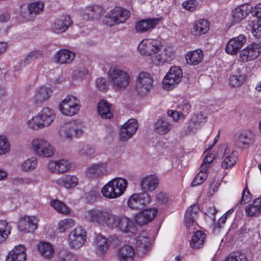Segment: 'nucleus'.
<instances>
[{
  "mask_svg": "<svg viewBox=\"0 0 261 261\" xmlns=\"http://www.w3.org/2000/svg\"><path fill=\"white\" fill-rule=\"evenodd\" d=\"M246 80L245 75H232L230 77V85L234 87H240Z\"/></svg>",
  "mask_w": 261,
  "mask_h": 261,
  "instance_id": "52",
  "label": "nucleus"
},
{
  "mask_svg": "<svg viewBox=\"0 0 261 261\" xmlns=\"http://www.w3.org/2000/svg\"><path fill=\"white\" fill-rule=\"evenodd\" d=\"M251 14L255 17L254 19H261V3L257 4L253 9Z\"/></svg>",
  "mask_w": 261,
  "mask_h": 261,
  "instance_id": "64",
  "label": "nucleus"
},
{
  "mask_svg": "<svg viewBox=\"0 0 261 261\" xmlns=\"http://www.w3.org/2000/svg\"><path fill=\"white\" fill-rule=\"evenodd\" d=\"M37 249L43 257L47 259H51L54 257L55 251L50 243L41 242L38 245Z\"/></svg>",
  "mask_w": 261,
  "mask_h": 261,
  "instance_id": "31",
  "label": "nucleus"
},
{
  "mask_svg": "<svg viewBox=\"0 0 261 261\" xmlns=\"http://www.w3.org/2000/svg\"><path fill=\"white\" fill-rule=\"evenodd\" d=\"M207 177V173L198 172L193 179L192 183V187H196L203 184Z\"/></svg>",
  "mask_w": 261,
  "mask_h": 261,
  "instance_id": "53",
  "label": "nucleus"
},
{
  "mask_svg": "<svg viewBox=\"0 0 261 261\" xmlns=\"http://www.w3.org/2000/svg\"><path fill=\"white\" fill-rule=\"evenodd\" d=\"M238 142L243 145L249 146L254 142V139L250 132H243L239 134L238 137Z\"/></svg>",
  "mask_w": 261,
  "mask_h": 261,
  "instance_id": "41",
  "label": "nucleus"
},
{
  "mask_svg": "<svg viewBox=\"0 0 261 261\" xmlns=\"http://www.w3.org/2000/svg\"><path fill=\"white\" fill-rule=\"evenodd\" d=\"M58 261H76V256L68 250L61 249L57 254Z\"/></svg>",
  "mask_w": 261,
  "mask_h": 261,
  "instance_id": "43",
  "label": "nucleus"
},
{
  "mask_svg": "<svg viewBox=\"0 0 261 261\" xmlns=\"http://www.w3.org/2000/svg\"><path fill=\"white\" fill-rule=\"evenodd\" d=\"M159 18H148L138 21L135 25V29L137 33H144L152 30L159 22Z\"/></svg>",
  "mask_w": 261,
  "mask_h": 261,
  "instance_id": "25",
  "label": "nucleus"
},
{
  "mask_svg": "<svg viewBox=\"0 0 261 261\" xmlns=\"http://www.w3.org/2000/svg\"><path fill=\"white\" fill-rule=\"evenodd\" d=\"M209 28L210 23L207 20L205 19H200L194 23L192 33L195 36H200L205 34Z\"/></svg>",
  "mask_w": 261,
  "mask_h": 261,
  "instance_id": "33",
  "label": "nucleus"
},
{
  "mask_svg": "<svg viewBox=\"0 0 261 261\" xmlns=\"http://www.w3.org/2000/svg\"><path fill=\"white\" fill-rule=\"evenodd\" d=\"M77 152L80 156L87 157L92 155L95 152V149L90 145H83L78 147Z\"/></svg>",
  "mask_w": 261,
  "mask_h": 261,
  "instance_id": "48",
  "label": "nucleus"
},
{
  "mask_svg": "<svg viewBox=\"0 0 261 261\" xmlns=\"http://www.w3.org/2000/svg\"><path fill=\"white\" fill-rule=\"evenodd\" d=\"M127 185V181L126 179L116 177L105 185L101 188V192L103 196L107 198H117L124 194Z\"/></svg>",
  "mask_w": 261,
  "mask_h": 261,
  "instance_id": "1",
  "label": "nucleus"
},
{
  "mask_svg": "<svg viewBox=\"0 0 261 261\" xmlns=\"http://www.w3.org/2000/svg\"><path fill=\"white\" fill-rule=\"evenodd\" d=\"M50 205L59 213L67 215L70 213V209L62 201L56 199L50 201Z\"/></svg>",
  "mask_w": 261,
  "mask_h": 261,
  "instance_id": "44",
  "label": "nucleus"
},
{
  "mask_svg": "<svg viewBox=\"0 0 261 261\" xmlns=\"http://www.w3.org/2000/svg\"><path fill=\"white\" fill-rule=\"evenodd\" d=\"M249 11L248 6L246 5H242L235 8L231 12L233 22L238 23L242 21L248 15Z\"/></svg>",
  "mask_w": 261,
  "mask_h": 261,
  "instance_id": "32",
  "label": "nucleus"
},
{
  "mask_svg": "<svg viewBox=\"0 0 261 261\" xmlns=\"http://www.w3.org/2000/svg\"><path fill=\"white\" fill-rule=\"evenodd\" d=\"M32 225L33 219L31 217L27 215L20 217L18 224V228L20 231L24 233L30 232Z\"/></svg>",
  "mask_w": 261,
  "mask_h": 261,
  "instance_id": "38",
  "label": "nucleus"
},
{
  "mask_svg": "<svg viewBox=\"0 0 261 261\" xmlns=\"http://www.w3.org/2000/svg\"><path fill=\"white\" fill-rule=\"evenodd\" d=\"M79 179L74 175H65L57 180V184L67 189L75 187L78 184Z\"/></svg>",
  "mask_w": 261,
  "mask_h": 261,
  "instance_id": "34",
  "label": "nucleus"
},
{
  "mask_svg": "<svg viewBox=\"0 0 261 261\" xmlns=\"http://www.w3.org/2000/svg\"><path fill=\"white\" fill-rule=\"evenodd\" d=\"M247 38L244 35L241 34L229 40L226 47V52L229 55H236L246 44Z\"/></svg>",
  "mask_w": 261,
  "mask_h": 261,
  "instance_id": "17",
  "label": "nucleus"
},
{
  "mask_svg": "<svg viewBox=\"0 0 261 261\" xmlns=\"http://www.w3.org/2000/svg\"><path fill=\"white\" fill-rule=\"evenodd\" d=\"M253 36L257 39H261V19L249 21L248 23Z\"/></svg>",
  "mask_w": 261,
  "mask_h": 261,
  "instance_id": "40",
  "label": "nucleus"
},
{
  "mask_svg": "<svg viewBox=\"0 0 261 261\" xmlns=\"http://www.w3.org/2000/svg\"><path fill=\"white\" fill-rule=\"evenodd\" d=\"M34 150L39 156L48 158L54 153L55 149L43 139H34Z\"/></svg>",
  "mask_w": 261,
  "mask_h": 261,
  "instance_id": "11",
  "label": "nucleus"
},
{
  "mask_svg": "<svg viewBox=\"0 0 261 261\" xmlns=\"http://www.w3.org/2000/svg\"><path fill=\"white\" fill-rule=\"evenodd\" d=\"M72 23L69 15H63L55 20L51 25V30L55 33L61 34L66 32Z\"/></svg>",
  "mask_w": 261,
  "mask_h": 261,
  "instance_id": "16",
  "label": "nucleus"
},
{
  "mask_svg": "<svg viewBox=\"0 0 261 261\" xmlns=\"http://www.w3.org/2000/svg\"><path fill=\"white\" fill-rule=\"evenodd\" d=\"M137 194H133L127 200V205L132 209L141 210L142 206L139 199Z\"/></svg>",
  "mask_w": 261,
  "mask_h": 261,
  "instance_id": "49",
  "label": "nucleus"
},
{
  "mask_svg": "<svg viewBox=\"0 0 261 261\" xmlns=\"http://www.w3.org/2000/svg\"><path fill=\"white\" fill-rule=\"evenodd\" d=\"M11 233V227L6 221H0V243L5 240Z\"/></svg>",
  "mask_w": 261,
  "mask_h": 261,
  "instance_id": "46",
  "label": "nucleus"
},
{
  "mask_svg": "<svg viewBox=\"0 0 261 261\" xmlns=\"http://www.w3.org/2000/svg\"><path fill=\"white\" fill-rule=\"evenodd\" d=\"M113 88L116 91L126 88L129 84L130 78L127 73L120 69L114 68L110 72Z\"/></svg>",
  "mask_w": 261,
  "mask_h": 261,
  "instance_id": "4",
  "label": "nucleus"
},
{
  "mask_svg": "<svg viewBox=\"0 0 261 261\" xmlns=\"http://www.w3.org/2000/svg\"><path fill=\"white\" fill-rule=\"evenodd\" d=\"M153 78L151 74L145 72H141L137 79V88L139 92L146 93L153 86Z\"/></svg>",
  "mask_w": 261,
  "mask_h": 261,
  "instance_id": "14",
  "label": "nucleus"
},
{
  "mask_svg": "<svg viewBox=\"0 0 261 261\" xmlns=\"http://www.w3.org/2000/svg\"><path fill=\"white\" fill-rule=\"evenodd\" d=\"M116 215L107 211L98 209H92L84 213V217L90 222H96L97 224L112 228L114 224Z\"/></svg>",
  "mask_w": 261,
  "mask_h": 261,
  "instance_id": "2",
  "label": "nucleus"
},
{
  "mask_svg": "<svg viewBox=\"0 0 261 261\" xmlns=\"http://www.w3.org/2000/svg\"><path fill=\"white\" fill-rule=\"evenodd\" d=\"M137 195L139 196L138 198L140 200L139 202H140L142 204V209L145 205L149 204L151 202V197L147 193L144 192L142 193L137 194Z\"/></svg>",
  "mask_w": 261,
  "mask_h": 261,
  "instance_id": "56",
  "label": "nucleus"
},
{
  "mask_svg": "<svg viewBox=\"0 0 261 261\" xmlns=\"http://www.w3.org/2000/svg\"><path fill=\"white\" fill-rule=\"evenodd\" d=\"M87 240V232L82 226H77L69 234L68 245L71 249H78L84 246Z\"/></svg>",
  "mask_w": 261,
  "mask_h": 261,
  "instance_id": "5",
  "label": "nucleus"
},
{
  "mask_svg": "<svg viewBox=\"0 0 261 261\" xmlns=\"http://www.w3.org/2000/svg\"><path fill=\"white\" fill-rule=\"evenodd\" d=\"M197 3L195 0H188L182 3V6L186 10L193 12L196 9Z\"/></svg>",
  "mask_w": 261,
  "mask_h": 261,
  "instance_id": "61",
  "label": "nucleus"
},
{
  "mask_svg": "<svg viewBox=\"0 0 261 261\" xmlns=\"http://www.w3.org/2000/svg\"><path fill=\"white\" fill-rule=\"evenodd\" d=\"M10 149V145L7 138L0 136V155L6 154Z\"/></svg>",
  "mask_w": 261,
  "mask_h": 261,
  "instance_id": "51",
  "label": "nucleus"
},
{
  "mask_svg": "<svg viewBox=\"0 0 261 261\" xmlns=\"http://www.w3.org/2000/svg\"><path fill=\"white\" fill-rule=\"evenodd\" d=\"M133 135L134 134L122 126L120 132V139L123 142L126 141Z\"/></svg>",
  "mask_w": 261,
  "mask_h": 261,
  "instance_id": "59",
  "label": "nucleus"
},
{
  "mask_svg": "<svg viewBox=\"0 0 261 261\" xmlns=\"http://www.w3.org/2000/svg\"><path fill=\"white\" fill-rule=\"evenodd\" d=\"M111 104L106 100H100L97 104V111L99 115L104 119H111L113 114L111 111Z\"/></svg>",
  "mask_w": 261,
  "mask_h": 261,
  "instance_id": "35",
  "label": "nucleus"
},
{
  "mask_svg": "<svg viewBox=\"0 0 261 261\" xmlns=\"http://www.w3.org/2000/svg\"><path fill=\"white\" fill-rule=\"evenodd\" d=\"M55 115L53 111L48 108H43L40 113L35 117V125L37 128L48 126L54 121Z\"/></svg>",
  "mask_w": 261,
  "mask_h": 261,
  "instance_id": "12",
  "label": "nucleus"
},
{
  "mask_svg": "<svg viewBox=\"0 0 261 261\" xmlns=\"http://www.w3.org/2000/svg\"><path fill=\"white\" fill-rule=\"evenodd\" d=\"M27 258L25 247L16 246L8 253L6 261H25Z\"/></svg>",
  "mask_w": 261,
  "mask_h": 261,
  "instance_id": "23",
  "label": "nucleus"
},
{
  "mask_svg": "<svg viewBox=\"0 0 261 261\" xmlns=\"http://www.w3.org/2000/svg\"><path fill=\"white\" fill-rule=\"evenodd\" d=\"M123 126L134 134L138 128V123L136 119H130Z\"/></svg>",
  "mask_w": 261,
  "mask_h": 261,
  "instance_id": "54",
  "label": "nucleus"
},
{
  "mask_svg": "<svg viewBox=\"0 0 261 261\" xmlns=\"http://www.w3.org/2000/svg\"><path fill=\"white\" fill-rule=\"evenodd\" d=\"M199 208L197 204H193L190 206L186 211L184 221L187 229L189 232L195 230V227L197 225L195 219L199 213Z\"/></svg>",
  "mask_w": 261,
  "mask_h": 261,
  "instance_id": "13",
  "label": "nucleus"
},
{
  "mask_svg": "<svg viewBox=\"0 0 261 261\" xmlns=\"http://www.w3.org/2000/svg\"><path fill=\"white\" fill-rule=\"evenodd\" d=\"M107 167V164L105 163L94 164L87 169L86 172L90 176L99 177L106 173Z\"/></svg>",
  "mask_w": 261,
  "mask_h": 261,
  "instance_id": "36",
  "label": "nucleus"
},
{
  "mask_svg": "<svg viewBox=\"0 0 261 261\" xmlns=\"http://www.w3.org/2000/svg\"><path fill=\"white\" fill-rule=\"evenodd\" d=\"M260 53L261 44L252 43L240 51V61L245 62L253 60L257 58Z\"/></svg>",
  "mask_w": 261,
  "mask_h": 261,
  "instance_id": "9",
  "label": "nucleus"
},
{
  "mask_svg": "<svg viewBox=\"0 0 261 261\" xmlns=\"http://www.w3.org/2000/svg\"><path fill=\"white\" fill-rule=\"evenodd\" d=\"M182 77L181 68L176 66L171 67L163 81L164 88L168 90L173 89L175 85L181 82Z\"/></svg>",
  "mask_w": 261,
  "mask_h": 261,
  "instance_id": "8",
  "label": "nucleus"
},
{
  "mask_svg": "<svg viewBox=\"0 0 261 261\" xmlns=\"http://www.w3.org/2000/svg\"><path fill=\"white\" fill-rule=\"evenodd\" d=\"M32 12L33 3H28L21 5L20 15L24 19V21L31 19Z\"/></svg>",
  "mask_w": 261,
  "mask_h": 261,
  "instance_id": "45",
  "label": "nucleus"
},
{
  "mask_svg": "<svg viewBox=\"0 0 261 261\" xmlns=\"http://www.w3.org/2000/svg\"><path fill=\"white\" fill-rule=\"evenodd\" d=\"M191 106L187 100H184L181 105L177 107V110H168L167 114L170 117L173 118L176 121L182 116L183 117L187 116L190 112Z\"/></svg>",
  "mask_w": 261,
  "mask_h": 261,
  "instance_id": "21",
  "label": "nucleus"
},
{
  "mask_svg": "<svg viewBox=\"0 0 261 261\" xmlns=\"http://www.w3.org/2000/svg\"><path fill=\"white\" fill-rule=\"evenodd\" d=\"M81 107L80 101L72 95H68L59 106L61 112L67 116H72L79 112Z\"/></svg>",
  "mask_w": 261,
  "mask_h": 261,
  "instance_id": "6",
  "label": "nucleus"
},
{
  "mask_svg": "<svg viewBox=\"0 0 261 261\" xmlns=\"http://www.w3.org/2000/svg\"><path fill=\"white\" fill-rule=\"evenodd\" d=\"M95 243L96 245V254L98 255H102L105 254L109 248L107 238L101 234H97L96 236Z\"/></svg>",
  "mask_w": 261,
  "mask_h": 261,
  "instance_id": "37",
  "label": "nucleus"
},
{
  "mask_svg": "<svg viewBox=\"0 0 261 261\" xmlns=\"http://www.w3.org/2000/svg\"><path fill=\"white\" fill-rule=\"evenodd\" d=\"M167 50L162 51L160 54H153L151 56L152 62L156 65H160L164 64V63L168 62V58H167Z\"/></svg>",
  "mask_w": 261,
  "mask_h": 261,
  "instance_id": "47",
  "label": "nucleus"
},
{
  "mask_svg": "<svg viewBox=\"0 0 261 261\" xmlns=\"http://www.w3.org/2000/svg\"><path fill=\"white\" fill-rule=\"evenodd\" d=\"M44 3L42 1L34 2V15L40 14L43 11Z\"/></svg>",
  "mask_w": 261,
  "mask_h": 261,
  "instance_id": "62",
  "label": "nucleus"
},
{
  "mask_svg": "<svg viewBox=\"0 0 261 261\" xmlns=\"http://www.w3.org/2000/svg\"><path fill=\"white\" fill-rule=\"evenodd\" d=\"M158 213L156 208L145 209L136 215L135 221L139 225H143L151 221Z\"/></svg>",
  "mask_w": 261,
  "mask_h": 261,
  "instance_id": "19",
  "label": "nucleus"
},
{
  "mask_svg": "<svg viewBox=\"0 0 261 261\" xmlns=\"http://www.w3.org/2000/svg\"><path fill=\"white\" fill-rule=\"evenodd\" d=\"M75 224L74 221L72 219H65L60 221L57 229L60 232H63L66 229L72 227Z\"/></svg>",
  "mask_w": 261,
  "mask_h": 261,
  "instance_id": "50",
  "label": "nucleus"
},
{
  "mask_svg": "<svg viewBox=\"0 0 261 261\" xmlns=\"http://www.w3.org/2000/svg\"><path fill=\"white\" fill-rule=\"evenodd\" d=\"M103 13L102 7L93 5L86 8L84 11V18L88 20L98 19Z\"/></svg>",
  "mask_w": 261,
  "mask_h": 261,
  "instance_id": "28",
  "label": "nucleus"
},
{
  "mask_svg": "<svg viewBox=\"0 0 261 261\" xmlns=\"http://www.w3.org/2000/svg\"><path fill=\"white\" fill-rule=\"evenodd\" d=\"M237 154L238 152L234 150L227 155L221 164L222 167L224 169H227L232 167L237 162Z\"/></svg>",
  "mask_w": 261,
  "mask_h": 261,
  "instance_id": "42",
  "label": "nucleus"
},
{
  "mask_svg": "<svg viewBox=\"0 0 261 261\" xmlns=\"http://www.w3.org/2000/svg\"><path fill=\"white\" fill-rule=\"evenodd\" d=\"M114 224L112 228H119L125 233H134L136 230V226L132 220L124 216L116 215Z\"/></svg>",
  "mask_w": 261,
  "mask_h": 261,
  "instance_id": "10",
  "label": "nucleus"
},
{
  "mask_svg": "<svg viewBox=\"0 0 261 261\" xmlns=\"http://www.w3.org/2000/svg\"><path fill=\"white\" fill-rule=\"evenodd\" d=\"M75 54L68 49H62L56 53L54 60L59 64H69L74 59Z\"/></svg>",
  "mask_w": 261,
  "mask_h": 261,
  "instance_id": "22",
  "label": "nucleus"
},
{
  "mask_svg": "<svg viewBox=\"0 0 261 261\" xmlns=\"http://www.w3.org/2000/svg\"><path fill=\"white\" fill-rule=\"evenodd\" d=\"M206 239V234L201 230H197L194 233L190 242V247L193 249L202 248Z\"/></svg>",
  "mask_w": 261,
  "mask_h": 261,
  "instance_id": "29",
  "label": "nucleus"
},
{
  "mask_svg": "<svg viewBox=\"0 0 261 261\" xmlns=\"http://www.w3.org/2000/svg\"><path fill=\"white\" fill-rule=\"evenodd\" d=\"M261 211V197L256 199L252 204L246 208L247 216H252L260 213Z\"/></svg>",
  "mask_w": 261,
  "mask_h": 261,
  "instance_id": "39",
  "label": "nucleus"
},
{
  "mask_svg": "<svg viewBox=\"0 0 261 261\" xmlns=\"http://www.w3.org/2000/svg\"><path fill=\"white\" fill-rule=\"evenodd\" d=\"M154 131L160 135H165L172 128V125L166 118L162 117L155 121L153 125Z\"/></svg>",
  "mask_w": 261,
  "mask_h": 261,
  "instance_id": "24",
  "label": "nucleus"
},
{
  "mask_svg": "<svg viewBox=\"0 0 261 261\" xmlns=\"http://www.w3.org/2000/svg\"><path fill=\"white\" fill-rule=\"evenodd\" d=\"M130 16V12L126 9L116 7L103 18V22L109 26L124 22Z\"/></svg>",
  "mask_w": 261,
  "mask_h": 261,
  "instance_id": "3",
  "label": "nucleus"
},
{
  "mask_svg": "<svg viewBox=\"0 0 261 261\" xmlns=\"http://www.w3.org/2000/svg\"><path fill=\"white\" fill-rule=\"evenodd\" d=\"M137 253L140 256L145 255L151 247L150 240L146 231H142L135 239Z\"/></svg>",
  "mask_w": 261,
  "mask_h": 261,
  "instance_id": "15",
  "label": "nucleus"
},
{
  "mask_svg": "<svg viewBox=\"0 0 261 261\" xmlns=\"http://www.w3.org/2000/svg\"><path fill=\"white\" fill-rule=\"evenodd\" d=\"M162 47L161 42L159 40L145 39L139 43L138 49L142 55L151 56L161 51Z\"/></svg>",
  "mask_w": 261,
  "mask_h": 261,
  "instance_id": "7",
  "label": "nucleus"
},
{
  "mask_svg": "<svg viewBox=\"0 0 261 261\" xmlns=\"http://www.w3.org/2000/svg\"><path fill=\"white\" fill-rule=\"evenodd\" d=\"M57 172L64 173L66 172L69 169L68 161L62 160L58 161Z\"/></svg>",
  "mask_w": 261,
  "mask_h": 261,
  "instance_id": "60",
  "label": "nucleus"
},
{
  "mask_svg": "<svg viewBox=\"0 0 261 261\" xmlns=\"http://www.w3.org/2000/svg\"><path fill=\"white\" fill-rule=\"evenodd\" d=\"M159 185V179L154 175H150L141 179V187L144 192H151L154 191Z\"/></svg>",
  "mask_w": 261,
  "mask_h": 261,
  "instance_id": "20",
  "label": "nucleus"
},
{
  "mask_svg": "<svg viewBox=\"0 0 261 261\" xmlns=\"http://www.w3.org/2000/svg\"><path fill=\"white\" fill-rule=\"evenodd\" d=\"M52 90L46 87H41L36 89L34 101L36 104L40 105L47 100L52 94Z\"/></svg>",
  "mask_w": 261,
  "mask_h": 261,
  "instance_id": "27",
  "label": "nucleus"
},
{
  "mask_svg": "<svg viewBox=\"0 0 261 261\" xmlns=\"http://www.w3.org/2000/svg\"><path fill=\"white\" fill-rule=\"evenodd\" d=\"M156 199L158 203L164 204L168 201L169 196L167 194L164 192H160L157 194Z\"/></svg>",
  "mask_w": 261,
  "mask_h": 261,
  "instance_id": "63",
  "label": "nucleus"
},
{
  "mask_svg": "<svg viewBox=\"0 0 261 261\" xmlns=\"http://www.w3.org/2000/svg\"><path fill=\"white\" fill-rule=\"evenodd\" d=\"M83 132L81 125L76 123L75 121L71 122L63 126L59 132L60 136L65 139H71L73 135L78 137Z\"/></svg>",
  "mask_w": 261,
  "mask_h": 261,
  "instance_id": "18",
  "label": "nucleus"
},
{
  "mask_svg": "<svg viewBox=\"0 0 261 261\" xmlns=\"http://www.w3.org/2000/svg\"><path fill=\"white\" fill-rule=\"evenodd\" d=\"M224 261H248V259L245 254L238 253L228 256Z\"/></svg>",
  "mask_w": 261,
  "mask_h": 261,
  "instance_id": "58",
  "label": "nucleus"
},
{
  "mask_svg": "<svg viewBox=\"0 0 261 261\" xmlns=\"http://www.w3.org/2000/svg\"><path fill=\"white\" fill-rule=\"evenodd\" d=\"M185 58L187 63L189 65H196L200 63L203 60V53L200 49L190 51L186 54Z\"/></svg>",
  "mask_w": 261,
  "mask_h": 261,
  "instance_id": "30",
  "label": "nucleus"
},
{
  "mask_svg": "<svg viewBox=\"0 0 261 261\" xmlns=\"http://www.w3.org/2000/svg\"><path fill=\"white\" fill-rule=\"evenodd\" d=\"M251 194L250 191L248 190L247 186H246L242 192V198L239 202L241 204H245L249 202L251 199Z\"/></svg>",
  "mask_w": 261,
  "mask_h": 261,
  "instance_id": "57",
  "label": "nucleus"
},
{
  "mask_svg": "<svg viewBox=\"0 0 261 261\" xmlns=\"http://www.w3.org/2000/svg\"><path fill=\"white\" fill-rule=\"evenodd\" d=\"M96 86L101 91L106 92L109 88L107 80L103 77H99L96 81Z\"/></svg>",
  "mask_w": 261,
  "mask_h": 261,
  "instance_id": "55",
  "label": "nucleus"
},
{
  "mask_svg": "<svg viewBox=\"0 0 261 261\" xmlns=\"http://www.w3.org/2000/svg\"><path fill=\"white\" fill-rule=\"evenodd\" d=\"M135 255V250L129 245H125L118 251L119 261H134Z\"/></svg>",
  "mask_w": 261,
  "mask_h": 261,
  "instance_id": "26",
  "label": "nucleus"
}]
</instances>
